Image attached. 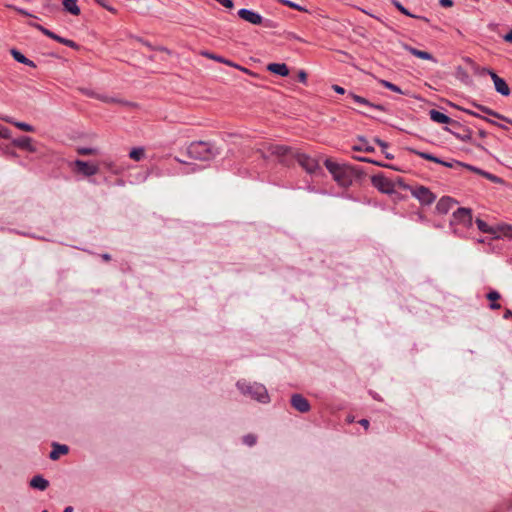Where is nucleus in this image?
Segmentation results:
<instances>
[{"mask_svg":"<svg viewBox=\"0 0 512 512\" xmlns=\"http://www.w3.org/2000/svg\"><path fill=\"white\" fill-rule=\"evenodd\" d=\"M275 156L278 161L286 166H290L294 161L309 174L316 173L319 169V163L316 159L293 150L292 148L284 145L271 144L267 148V154L263 153L264 158Z\"/></svg>","mask_w":512,"mask_h":512,"instance_id":"obj_1","label":"nucleus"},{"mask_svg":"<svg viewBox=\"0 0 512 512\" xmlns=\"http://www.w3.org/2000/svg\"><path fill=\"white\" fill-rule=\"evenodd\" d=\"M324 165L334 181L343 188L350 187L354 179L359 176L358 170L355 167L345 163H337L327 158L324 161Z\"/></svg>","mask_w":512,"mask_h":512,"instance_id":"obj_2","label":"nucleus"},{"mask_svg":"<svg viewBox=\"0 0 512 512\" xmlns=\"http://www.w3.org/2000/svg\"><path fill=\"white\" fill-rule=\"evenodd\" d=\"M219 153V150L211 142L207 141H193L187 147L188 156L200 161H210Z\"/></svg>","mask_w":512,"mask_h":512,"instance_id":"obj_3","label":"nucleus"},{"mask_svg":"<svg viewBox=\"0 0 512 512\" xmlns=\"http://www.w3.org/2000/svg\"><path fill=\"white\" fill-rule=\"evenodd\" d=\"M238 390L246 397L256 400L260 403L266 404L270 401V397L266 387L257 382H248L246 380H239L236 383Z\"/></svg>","mask_w":512,"mask_h":512,"instance_id":"obj_4","label":"nucleus"},{"mask_svg":"<svg viewBox=\"0 0 512 512\" xmlns=\"http://www.w3.org/2000/svg\"><path fill=\"white\" fill-rule=\"evenodd\" d=\"M473 224L472 211L469 208H458L453 212L452 219L450 220V227L453 233L462 236V232L457 226L462 225L464 228H470Z\"/></svg>","mask_w":512,"mask_h":512,"instance_id":"obj_5","label":"nucleus"},{"mask_svg":"<svg viewBox=\"0 0 512 512\" xmlns=\"http://www.w3.org/2000/svg\"><path fill=\"white\" fill-rule=\"evenodd\" d=\"M372 185L383 194H393L395 192V183L383 174H376L371 177Z\"/></svg>","mask_w":512,"mask_h":512,"instance_id":"obj_6","label":"nucleus"},{"mask_svg":"<svg viewBox=\"0 0 512 512\" xmlns=\"http://www.w3.org/2000/svg\"><path fill=\"white\" fill-rule=\"evenodd\" d=\"M411 194L422 205H430L436 200V195L425 186H416L411 189Z\"/></svg>","mask_w":512,"mask_h":512,"instance_id":"obj_7","label":"nucleus"},{"mask_svg":"<svg viewBox=\"0 0 512 512\" xmlns=\"http://www.w3.org/2000/svg\"><path fill=\"white\" fill-rule=\"evenodd\" d=\"M482 74L490 75V77L494 83V88H495L496 92H498L502 96L510 95V88H509L508 84L506 83V81L503 78L499 77L494 71H492L488 68H483Z\"/></svg>","mask_w":512,"mask_h":512,"instance_id":"obj_8","label":"nucleus"},{"mask_svg":"<svg viewBox=\"0 0 512 512\" xmlns=\"http://www.w3.org/2000/svg\"><path fill=\"white\" fill-rule=\"evenodd\" d=\"M74 166L76 171L84 176L90 177L98 173L99 167L96 164L89 163L83 160H75Z\"/></svg>","mask_w":512,"mask_h":512,"instance_id":"obj_9","label":"nucleus"},{"mask_svg":"<svg viewBox=\"0 0 512 512\" xmlns=\"http://www.w3.org/2000/svg\"><path fill=\"white\" fill-rule=\"evenodd\" d=\"M291 405L300 413H307L311 409L309 401L301 394H293L291 396Z\"/></svg>","mask_w":512,"mask_h":512,"instance_id":"obj_10","label":"nucleus"},{"mask_svg":"<svg viewBox=\"0 0 512 512\" xmlns=\"http://www.w3.org/2000/svg\"><path fill=\"white\" fill-rule=\"evenodd\" d=\"M237 14L241 19H243L253 25H259V24L263 23V17L259 13L255 12L253 10L242 8L238 11Z\"/></svg>","mask_w":512,"mask_h":512,"instance_id":"obj_11","label":"nucleus"},{"mask_svg":"<svg viewBox=\"0 0 512 512\" xmlns=\"http://www.w3.org/2000/svg\"><path fill=\"white\" fill-rule=\"evenodd\" d=\"M430 119L436 123L440 124H451L453 127H461V124L455 120H452L449 116L446 114L432 109L429 111Z\"/></svg>","mask_w":512,"mask_h":512,"instance_id":"obj_12","label":"nucleus"},{"mask_svg":"<svg viewBox=\"0 0 512 512\" xmlns=\"http://www.w3.org/2000/svg\"><path fill=\"white\" fill-rule=\"evenodd\" d=\"M400 45L403 49H405L406 51H408L409 53H411L412 55H414L415 57H418L420 59H424V60H431L433 62H436V59L434 58V56L427 52V51H422V50H418L404 42H400Z\"/></svg>","mask_w":512,"mask_h":512,"instance_id":"obj_13","label":"nucleus"},{"mask_svg":"<svg viewBox=\"0 0 512 512\" xmlns=\"http://www.w3.org/2000/svg\"><path fill=\"white\" fill-rule=\"evenodd\" d=\"M455 204L451 197L444 196L437 202L435 209L439 214H447Z\"/></svg>","mask_w":512,"mask_h":512,"instance_id":"obj_14","label":"nucleus"},{"mask_svg":"<svg viewBox=\"0 0 512 512\" xmlns=\"http://www.w3.org/2000/svg\"><path fill=\"white\" fill-rule=\"evenodd\" d=\"M471 105L473 107H475L478 111H480V112H482V113H484L486 115L493 116V117H495L497 119H500V120L506 121L507 123L512 124V120L508 119L507 117L501 115L500 113L492 110L491 108H489L487 106H484L482 104H478V103H476L474 101L471 102Z\"/></svg>","mask_w":512,"mask_h":512,"instance_id":"obj_15","label":"nucleus"},{"mask_svg":"<svg viewBox=\"0 0 512 512\" xmlns=\"http://www.w3.org/2000/svg\"><path fill=\"white\" fill-rule=\"evenodd\" d=\"M69 452V447L65 444H59L57 442L52 443V451L49 454L51 460L59 459L60 455H65Z\"/></svg>","mask_w":512,"mask_h":512,"instance_id":"obj_16","label":"nucleus"},{"mask_svg":"<svg viewBox=\"0 0 512 512\" xmlns=\"http://www.w3.org/2000/svg\"><path fill=\"white\" fill-rule=\"evenodd\" d=\"M12 143L14 146H16L18 148H21V149H24V150H27L30 152L35 151V148L32 144V139L30 137H27V136L18 137V138H15L12 141Z\"/></svg>","mask_w":512,"mask_h":512,"instance_id":"obj_17","label":"nucleus"},{"mask_svg":"<svg viewBox=\"0 0 512 512\" xmlns=\"http://www.w3.org/2000/svg\"><path fill=\"white\" fill-rule=\"evenodd\" d=\"M267 70L282 77L289 75V69L284 63H270L267 66Z\"/></svg>","mask_w":512,"mask_h":512,"instance_id":"obj_18","label":"nucleus"},{"mask_svg":"<svg viewBox=\"0 0 512 512\" xmlns=\"http://www.w3.org/2000/svg\"><path fill=\"white\" fill-rule=\"evenodd\" d=\"M462 132H457L446 128L453 136L459 139L462 142L472 143V131L469 128L460 127Z\"/></svg>","mask_w":512,"mask_h":512,"instance_id":"obj_19","label":"nucleus"},{"mask_svg":"<svg viewBox=\"0 0 512 512\" xmlns=\"http://www.w3.org/2000/svg\"><path fill=\"white\" fill-rule=\"evenodd\" d=\"M30 486L34 489L44 491L49 486V481L46 480L42 475H36L30 480Z\"/></svg>","mask_w":512,"mask_h":512,"instance_id":"obj_20","label":"nucleus"},{"mask_svg":"<svg viewBox=\"0 0 512 512\" xmlns=\"http://www.w3.org/2000/svg\"><path fill=\"white\" fill-rule=\"evenodd\" d=\"M391 3L394 5V7L399 11L401 12L402 14L408 16V17H411V18H415V19H419V20H423L425 22H429V19L425 16H421V15H415V14H412L409 10H407L398 0H390Z\"/></svg>","mask_w":512,"mask_h":512,"instance_id":"obj_21","label":"nucleus"},{"mask_svg":"<svg viewBox=\"0 0 512 512\" xmlns=\"http://www.w3.org/2000/svg\"><path fill=\"white\" fill-rule=\"evenodd\" d=\"M466 169H468V170H470L472 172H475V173L485 177L486 179L490 180L493 183L501 182V179L498 176H496L494 174H491V173H489L487 171H484V170H482V169H480L478 167H475V166H472V165H466Z\"/></svg>","mask_w":512,"mask_h":512,"instance_id":"obj_22","label":"nucleus"},{"mask_svg":"<svg viewBox=\"0 0 512 512\" xmlns=\"http://www.w3.org/2000/svg\"><path fill=\"white\" fill-rule=\"evenodd\" d=\"M349 96L357 104L365 105V106H368V107H371V108H375V109L380 110V111H384V107L382 105H380V104H373V103H371L370 101H368L366 98H364L362 96L356 95L354 93H350Z\"/></svg>","mask_w":512,"mask_h":512,"instance_id":"obj_23","label":"nucleus"},{"mask_svg":"<svg viewBox=\"0 0 512 512\" xmlns=\"http://www.w3.org/2000/svg\"><path fill=\"white\" fill-rule=\"evenodd\" d=\"M357 140L361 142V144L359 145H353L352 146V150L353 151H364V152H368V153H371V152H374L375 149L373 146H371L367 139L364 137V136H358L357 137Z\"/></svg>","mask_w":512,"mask_h":512,"instance_id":"obj_24","label":"nucleus"},{"mask_svg":"<svg viewBox=\"0 0 512 512\" xmlns=\"http://www.w3.org/2000/svg\"><path fill=\"white\" fill-rule=\"evenodd\" d=\"M204 56L210 58V59H213L217 62H220V63H224L226 65H229V66H232V67H235L237 69H240L244 72H247L248 70L246 68H242L241 66H239L238 64L236 63H233L232 61L228 60V59H225L223 58L222 56H219V55H215V54H211V53H208V52H205L203 53Z\"/></svg>","mask_w":512,"mask_h":512,"instance_id":"obj_25","label":"nucleus"},{"mask_svg":"<svg viewBox=\"0 0 512 512\" xmlns=\"http://www.w3.org/2000/svg\"><path fill=\"white\" fill-rule=\"evenodd\" d=\"M63 7L65 11L69 12L70 14L74 16H78L80 14V8L77 4V0H63L62 1Z\"/></svg>","mask_w":512,"mask_h":512,"instance_id":"obj_26","label":"nucleus"},{"mask_svg":"<svg viewBox=\"0 0 512 512\" xmlns=\"http://www.w3.org/2000/svg\"><path fill=\"white\" fill-rule=\"evenodd\" d=\"M50 38L55 40V41H57V42H59V43H61V44H63V45H65V46H67V47L74 48V49L78 48V45H77L76 42H74V41H72L70 39L61 37V36L57 35L54 32L52 33V35H50Z\"/></svg>","mask_w":512,"mask_h":512,"instance_id":"obj_27","label":"nucleus"},{"mask_svg":"<svg viewBox=\"0 0 512 512\" xmlns=\"http://www.w3.org/2000/svg\"><path fill=\"white\" fill-rule=\"evenodd\" d=\"M144 156H145V151H144V148H142V147L133 148L129 153V157L131 159H133L134 161H140L144 158Z\"/></svg>","mask_w":512,"mask_h":512,"instance_id":"obj_28","label":"nucleus"},{"mask_svg":"<svg viewBox=\"0 0 512 512\" xmlns=\"http://www.w3.org/2000/svg\"><path fill=\"white\" fill-rule=\"evenodd\" d=\"M476 225H477V228L483 232V233H489V234H493L495 233V231L493 230V228H491L484 220L480 219V218H477L476 219Z\"/></svg>","mask_w":512,"mask_h":512,"instance_id":"obj_29","label":"nucleus"},{"mask_svg":"<svg viewBox=\"0 0 512 512\" xmlns=\"http://www.w3.org/2000/svg\"><path fill=\"white\" fill-rule=\"evenodd\" d=\"M380 84L382 86H384L385 88L393 91V92H396V93H399V94H403V95H406L407 93L404 92L399 86L393 84L392 82H389L387 80H380Z\"/></svg>","mask_w":512,"mask_h":512,"instance_id":"obj_30","label":"nucleus"},{"mask_svg":"<svg viewBox=\"0 0 512 512\" xmlns=\"http://www.w3.org/2000/svg\"><path fill=\"white\" fill-rule=\"evenodd\" d=\"M441 165L445 166V167H448V168H452V169H455V168H466V163H463V162H460V161H457V160H450V161H445L443 160V163H441Z\"/></svg>","mask_w":512,"mask_h":512,"instance_id":"obj_31","label":"nucleus"},{"mask_svg":"<svg viewBox=\"0 0 512 512\" xmlns=\"http://www.w3.org/2000/svg\"><path fill=\"white\" fill-rule=\"evenodd\" d=\"M10 53H11L12 57L14 58V60L19 63L24 64V63H26V61H28V58L15 48L11 49Z\"/></svg>","mask_w":512,"mask_h":512,"instance_id":"obj_32","label":"nucleus"},{"mask_svg":"<svg viewBox=\"0 0 512 512\" xmlns=\"http://www.w3.org/2000/svg\"><path fill=\"white\" fill-rule=\"evenodd\" d=\"M13 125H15L20 130L26 131V132H33L35 129L32 125L25 123V122H18V121H10Z\"/></svg>","mask_w":512,"mask_h":512,"instance_id":"obj_33","label":"nucleus"},{"mask_svg":"<svg viewBox=\"0 0 512 512\" xmlns=\"http://www.w3.org/2000/svg\"><path fill=\"white\" fill-rule=\"evenodd\" d=\"M277 1L285 6L295 9L297 11H305V9L302 6H300L299 4H297L295 2H292L290 0H277Z\"/></svg>","mask_w":512,"mask_h":512,"instance_id":"obj_34","label":"nucleus"},{"mask_svg":"<svg viewBox=\"0 0 512 512\" xmlns=\"http://www.w3.org/2000/svg\"><path fill=\"white\" fill-rule=\"evenodd\" d=\"M257 437L254 434H247L243 437V443L247 446H253L256 444Z\"/></svg>","mask_w":512,"mask_h":512,"instance_id":"obj_35","label":"nucleus"},{"mask_svg":"<svg viewBox=\"0 0 512 512\" xmlns=\"http://www.w3.org/2000/svg\"><path fill=\"white\" fill-rule=\"evenodd\" d=\"M100 6L108 10L109 12L116 13L117 10L109 4L108 0H95Z\"/></svg>","mask_w":512,"mask_h":512,"instance_id":"obj_36","label":"nucleus"},{"mask_svg":"<svg viewBox=\"0 0 512 512\" xmlns=\"http://www.w3.org/2000/svg\"><path fill=\"white\" fill-rule=\"evenodd\" d=\"M77 151L80 155H92V154L96 153L95 148H89V147H81Z\"/></svg>","mask_w":512,"mask_h":512,"instance_id":"obj_37","label":"nucleus"},{"mask_svg":"<svg viewBox=\"0 0 512 512\" xmlns=\"http://www.w3.org/2000/svg\"><path fill=\"white\" fill-rule=\"evenodd\" d=\"M260 25H262L263 27L265 28H268V29H273V28H276L277 27V23L271 19H264L263 18V23H261Z\"/></svg>","mask_w":512,"mask_h":512,"instance_id":"obj_38","label":"nucleus"},{"mask_svg":"<svg viewBox=\"0 0 512 512\" xmlns=\"http://www.w3.org/2000/svg\"><path fill=\"white\" fill-rule=\"evenodd\" d=\"M487 299L490 300V301H497L500 299V294L499 292L495 291V290H492L490 291L487 295H486Z\"/></svg>","mask_w":512,"mask_h":512,"instance_id":"obj_39","label":"nucleus"},{"mask_svg":"<svg viewBox=\"0 0 512 512\" xmlns=\"http://www.w3.org/2000/svg\"><path fill=\"white\" fill-rule=\"evenodd\" d=\"M414 153L416 155H418L419 157L425 159V160H428V161H432L433 159V154H430V153H427V152H421V151H414Z\"/></svg>","mask_w":512,"mask_h":512,"instance_id":"obj_40","label":"nucleus"},{"mask_svg":"<svg viewBox=\"0 0 512 512\" xmlns=\"http://www.w3.org/2000/svg\"><path fill=\"white\" fill-rule=\"evenodd\" d=\"M394 183H395V186H396V185H398L399 187H401V188H403V189H408V190H410V191H411V189L413 188V187H411V186L407 185V184L404 182V180H403L402 178H400V177H399V178H397V179H396V181H394Z\"/></svg>","mask_w":512,"mask_h":512,"instance_id":"obj_41","label":"nucleus"},{"mask_svg":"<svg viewBox=\"0 0 512 512\" xmlns=\"http://www.w3.org/2000/svg\"><path fill=\"white\" fill-rule=\"evenodd\" d=\"M458 109H460L461 111H463V112H465V113H467V114H469V115H471V116H473V117H477V118H481V119H483V118H484V116L480 115L478 112L473 111V110H471V109H467V108H460V107H458Z\"/></svg>","mask_w":512,"mask_h":512,"instance_id":"obj_42","label":"nucleus"},{"mask_svg":"<svg viewBox=\"0 0 512 512\" xmlns=\"http://www.w3.org/2000/svg\"><path fill=\"white\" fill-rule=\"evenodd\" d=\"M217 2H219L221 5H223L224 7L226 8H233L234 6V3L232 0H216Z\"/></svg>","mask_w":512,"mask_h":512,"instance_id":"obj_43","label":"nucleus"},{"mask_svg":"<svg viewBox=\"0 0 512 512\" xmlns=\"http://www.w3.org/2000/svg\"><path fill=\"white\" fill-rule=\"evenodd\" d=\"M37 29L40 30L44 35H46L47 37L50 38V35H52V31L41 26V25H36Z\"/></svg>","mask_w":512,"mask_h":512,"instance_id":"obj_44","label":"nucleus"},{"mask_svg":"<svg viewBox=\"0 0 512 512\" xmlns=\"http://www.w3.org/2000/svg\"><path fill=\"white\" fill-rule=\"evenodd\" d=\"M298 79H299V81H300L301 83H304V84H305V83H306V81H307V74H306V72H305V71H303V70L299 71V73H298Z\"/></svg>","mask_w":512,"mask_h":512,"instance_id":"obj_45","label":"nucleus"},{"mask_svg":"<svg viewBox=\"0 0 512 512\" xmlns=\"http://www.w3.org/2000/svg\"><path fill=\"white\" fill-rule=\"evenodd\" d=\"M376 144H378L381 148H388V143L381 140L380 138L378 137H375L374 140H373Z\"/></svg>","mask_w":512,"mask_h":512,"instance_id":"obj_46","label":"nucleus"},{"mask_svg":"<svg viewBox=\"0 0 512 512\" xmlns=\"http://www.w3.org/2000/svg\"><path fill=\"white\" fill-rule=\"evenodd\" d=\"M9 130L5 127L0 126V137L2 138H8L9 137Z\"/></svg>","mask_w":512,"mask_h":512,"instance_id":"obj_47","label":"nucleus"},{"mask_svg":"<svg viewBox=\"0 0 512 512\" xmlns=\"http://www.w3.org/2000/svg\"><path fill=\"white\" fill-rule=\"evenodd\" d=\"M439 4L443 7H452L453 1L452 0H439Z\"/></svg>","mask_w":512,"mask_h":512,"instance_id":"obj_48","label":"nucleus"},{"mask_svg":"<svg viewBox=\"0 0 512 512\" xmlns=\"http://www.w3.org/2000/svg\"><path fill=\"white\" fill-rule=\"evenodd\" d=\"M353 158H354L355 160H357V161H360V162H366V163H371V162H373V160H372V159L367 158V157L354 156Z\"/></svg>","mask_w":512,"mask_h":512,"instance_id":"obj_49","label":"nucleus"},{"mask_svg":"<svg viewBox=\"0 0 512 512\" xmlns=\"http://www.w3.org/2000/svg\"><path fill=\"white\" fill-rule=\"evenodd\" d=\"M504 41L512 44V29L503 36Z\"/></svg>","mask_w":512,"mask_h":512,"instance_id":"obj_50","label":"nucleus"},{"mask_svg":"<svg viewBox=\"0 0 512 512\" xmlns=\"http://www.w3.org/2000/svg\"><path fill=\"white\" fill-rule=\"evenodd\" d=\"M333 90L338 94H344L345 89L339 85H333Z\"/></svg>","mask_w":512,"mask_h":512,"instance_id":"obj_51","label":"nucleus"},{"mask_svg":"<svg viewBox=\"0 0 512 512\" xmlns=\"http://www.w3.org/2000/svg\"><path fill=\"white\" fill-rule=\"evenodd\" d=\"M500 304L497 303L496 301H491L490 305H489V308L492 309V310H497V309H500Z\"/></svg>","mask_w":512,"mask_h":512,"instance_id":"obj_52","label":"nucleus"},{"mask_svg":"<svg viewBox=\"0 0 512 512\" xmlns=\"http://www.w3.org/2000/svg\"><path fill=\"white\" fill-rule=\"evenodd\" d=\"M103 165H104L108 170H110V171H112V172H115V171H114V168H113V167H114V165H113V163H112V162L104 161V162H103Z\"/></svg>","mask_w":512,"mask_h":512,"instance_id":"obj_53","label":"nucleus"},{"mask_svg":"<svg viewBox=\"0 0 512 512\" xmlns=\"http://www.w3.org/2000/svg\"><path fill=\"white\" fill-rule=\"evenodd\" d=\"M382 153L385 155V157H386L387 159H393V158H394V155H393V154H391V153L387 152V148H382Z\"/></svg>","mask_w":512,"mask_h":512,"instance_id":"obj_54","label":"nucleus"},{"mask_svg":"<svg viewBox=\"0 0 512 512\" xmlns=\"http://www.w3.org/2000/svg\"><path fill=\"white\" fill-rule=\"evenodd\" d=\"M504 319H510L512 318V311L510 309H506L503 315Z\"/></svg>","mask_w":512,"mask_h":512,"instance_id":"obj_55","label":"nucleus"},{"mask_svg":"<svg viewBox=\"0 0 512 512\" xmlns=\"http://www.w3.org/2000/svg\"><path fill=\"white\" fill-rule=\"evenodd\" d=\"M359 424L362 425L365 429L369 427V421L367 419H361Z\"/></svg>","mask_w":512,"mask_h":512,"instance_id":"obj_56","label":"nucleus"},{"mask_svg":"<svg viewBox=\"0 0 512 512\" xmlns=\"http://www.w3.org/2000/svg\"><path fill=\"white\" fill-rule=\"evenodd\" d=\"M458 74H462L461 80L468 78V74L461 67L458 68Z\"/></svg>","mask_w":512,"mask_h":512,"instance_id":"obj_57","label":"nucleus"},{"mask_svg":"<svg viewBox=\"0 0 512 512\" xmlns=\"http://www.w3.org/2000/svg\"><path fill=\"white\" fill-rule=\"evenodd\" d=\"M458 74H462L461 80L468 78V74L461 67L458 68Z\"/></svg>","mask_w":512,"mask_h":512,"instance_id":"obj_58","label":"nucleus"},{"mask_svg":"<svg viewBox=\"0 0 512 512\" xmlns=\"http://www.w3.org/2000/svg\"><path fill=\"white\" fill-rule=\"evenodd\" d=\"M371 163L374 164V165L380 166V167H390L389 165L383 164L380 161L373 160V162H371Z\"/></svg>","mask_w":512,"mask_h":512,"instance_id":"obj_59","label":"nucleus"},{"mask_svg":"<svg viewBox=\"0 0 512 512\" xmlns=\"http://www.w3.org/2000/svg\"><path fill=\"white\" fill-rule=\"evenodd\" d=\"M101 258L104 260V261H109L111 260V255L108 254V253H104L101 255Z\"/></svg>","mask_w":512,"mask_h":512,"instance_id":"obj_60","label":"nucleus"},{"mask_svg":"<svg viewBox=\"0 0 512 512\" xmlns=\"http://www.w3.org/2000/svg\"><path fill=\"white\" fill-rule=\"evenodd\" d=\"M24 65H27V66L32 67V68L36 67V64L32 60H30V59H28V61H26V63H24Z\"/></svg>","mask_w":512,"mask_h":512,"instance_id":"obj_61","label":"nucleus"},{"mask_svg":"<svg viewBox=\"0 0 512 512\" xmlns=\"http://www.w3.org/2000/svg\"><path fill=\"white\" fill-rule=\"evenodd\" d=\"M483 119H484L485 121H487L488 123H491V124H493V125H495V126L499 125V123H498V122H496V120H491V119H489V118H487V117H484Z\"/></svg>","mask_w":512,"mask_h":512,"instance_id":"obj_62","label":"nucleus"},{"mask_svg":"<svg viewBox=\"0 0 512 512\" xmlns=\"http://www.w3.org/2000/svg\"><path fill=\"white\" fill-rule=\"evenodd\" d=\"M432 162H435L437 164H441V163H443V160L433 155Z\"/></svg>","mask_w":512,"mask_h":512,"instance_id":"obj_63","label":"nucleus"},{"mask_svg":"<svg viewBox=\"0 0 512 512\" xmlns=\"http://www.w3.org/2000/svg\"><path fill=\"white\" fill-rule=\"evenodd\" d=\"M63 512H73V507L72 506H67Z\"/></svg>","mask_w":512,"mask_h":512,"instance_id":"obj_64","label":"nucleus"}]
</instances>
